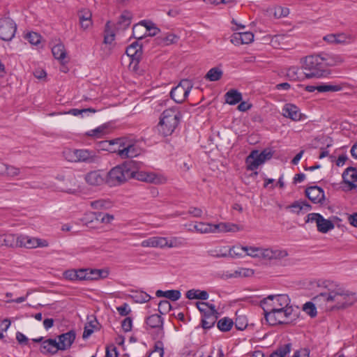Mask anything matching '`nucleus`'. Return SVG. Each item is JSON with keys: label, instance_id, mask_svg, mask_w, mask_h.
Masks as SVG:
<instances>
[{"label": "nucleus", "instance_id": "1", "mask_svg": "<svg viewBox=\"0 0 357 357\" xmlns=\"http://www.w3.org/2000/svg\"><path fill=\"white\" fill-rule=\"evenodd\" d=\"M340 57L324 58L319 55H310L306 56L303 63L306 78H319L327 74V66H333L342 63Z\"/></svg>", "mask_w": 357, "mask_h": 357}, {"label": "nucleus", "instance_id": "2", "mask_svg": "<svg viewBox=\"0 0 357 357\" xmlns=\"http://www.w3.org/2000/svg\"><path fill=\"white\" fill-rule=\"evenodd\" d=\"M181 113L178 107L165 109L160 115L158 124V132L163 136L171 135L179 124Z\"/></svg>", "mask_w": 357, "mask_h": 357}, {"label": "nucleus", "instance_id": "3", "mask_svg": "<svg viewBox=\"0 0 357 357\" xmlns=\"http://www.w3.org/2000/svg\"><path fill=\"white\" fill-rule=\"evenodd\" d=\"M135 165V162L129 161L113 167L107 173L106 182L110 186H116L132 178L133 167Z\"/></svg>", "mask_w": 357, "mask_h": 357}, {"label": "nucleus", "instance_id": "4", "mask_svg": "<svg viewBox=\"0 0 357 357\" xmlns=\"http://www.w3.org/2000/svg\"><path fill=\"white\" fill-rule=\"evenodd\" d=\"M297 314L294 312L293 307L289 304L284 309L271 312L267 315L266 321L271 326L288 324L295 320Z\"/></svg>", "mask_w": 357, "mask_h": 357}, {"label": "nucleus", "instance_id": "5", "mask_svg": "<svg viewBox=\"0 0 357 357\" xmlns=\"http://www.w3.org/2000/svg\"><path fill=\"white\" fill-rule=\"evenodd\" d=\"M357 301L356 294L346 291L340 287L333 288V303H335L333 307L337 309H344L351 306Z\"/></svg>", "mask_w": 357, "mask_h": 357}, {"label": "nucleus", "instance_id": "6", "mask_svg": "<svg viewBox=\"0 0 357 357\" xmlns=\"http://www.w3.org/2000/svg\"><path fill=\"white\" fill-rule=\"evenodd\" d=\"M192 87V84L190 80L183 79L172 89L170 96L176 102L181 103L188 97Z\"/></svg>", "mask_w": 357, "mask_h": 357}, {"label": "nucleus", "instance_id": "7", "mask_svg": "<svg viewBox=\"0 0 357 357\" xmlns=\"http://www.w3.org/2000/svg\"><path fill=\"white\" fill-rule=\"evenodd\" d=\"M271 156V152L266 150L260 153L257 151H252L246 158L248 169L251 171L257 169L259 165L270 159Z\"/></svg>", "mask_w": 357, "mask_h": 357}, {"label": "nucleus", "instance_id": "8", "mask_svg": "<svg viewBox=\"0 0 357 357\" xmlns=\"http://www.w3.org/2000/svg\"><path fill=\"white\" fill-rule=\"evenodd\" d=\"M126 54L130 57V70L137 71L138 64L142 56V46L137 41L132 43L126 49Z\"/></svg>", "mask_w": 357, "mask_h": 357}, {"label": "nucleus", "instance_id": "9", "mask_svg": "<svg viewBox=\"0 0 357 357\" xmlns=\"http://www.w3.org/2000/svg\"><path fill=\"white\" fill-rule=\"evenodd\" d=\"M132 178L137 179L140 181L153 183V184H163L166 183L167 179L165 177L160 174L153 172L137 171L135 167H133Z\"/></svg>", "mask_w": 357, "mask_h": 357}, {"label": "nucleus", "instance_id": "10", "mask_svg": "<svg viewBox=\"0 0 357 357\" xmlns=\"http://www.w3.org/2000/svg\"><path fill=\"white\" fill-rule=\"evenodd\" d=\"M17 25L15 22L9 18L0 19V38L5 41L11 40L15 34Z\"/></svg>", "mask_w": 357, "mask_h": 357}, {"label": "nucleus", "instance_id": "11", "mask_svg": "<svg viewBox=\"0 0 357 357\" xmlns=\"http://www.w3.org/2000/svg\"><path fill=\"white\" fill-rule=\"evenodd\" d=\"M305 222H315L317 230L324 234L327 233L335 227L331 220L325 219L321 214L317 213H309Z\"/></svg>", "mask_w": 357, "mask_h": 357}, {"label": "nucleus", "instance_id": "12", "mask_svg": "<svg viewBox=\"0 0 357 357\" xmlns=\"http://www.w3.org/2000/svg\"><path fill=\"white\" fill-rule=\"evenodd\" d=\"M18 242L20 248H26L28 249H33L36 248H46L49 245L47 240L31 237L26 235H19Z\"/></svg>", "mask_w": 357, "mask_h": 357}, {"label": "nucleus", "instance_id": "13", "mask_svg": "<svg viewBox=\"0 0 357 357\" xmlns=\"http://www.w3.org/2000/svg\"><path fill=\"white\" fill-rule=\"evenodd\" d=\"M327 282H324L323 284L325 290L320 292L312 298L313 302L320 306L324 307L327 303H332L333 298V288L331 285L326 284Z\"/></svg>", "mask_w": 357, "mask_h": 357}, {"label": "nucleus", "instance_id": "14", "mask_svg": "<svg viewBox=\"0 0 357 357\" xmlns=\"http://www.w3.org/2000/svg\"><path fill=\"white\" fill-rule=\"evenodd\" d=\"M141 26L146 28V30L148 32L147 35L149 36H155L160 32V29L155 26L154 23L151 21L142 20L139 24L134 25L132 28L133 36L138 40H141L144 38V36H146V33H145L144 36H137L136 34V32L138 29H141Z\"/></svg>", "mask_w": 357, "mask_h": 357}, {"label": "nucleus", "instance_id": "15", "mask_svg": "<svg viewBox=\"0 0 357 357\" xmlns=\"http://www.w3.org/2000/svg\"><path fill=\"white\" fill-rule=\"evenodd\" d=\"M124 148L119 151V156L122 159L134 158L139 155L141 153V149L138 146L129 140L128 144H124Z\"/></svg>", "mask_w": 357, "mask_h": 357}, {"label": "nucleus", "instance_id": "16", "mask_svg": "<svg viewBox=\"0 0 357 357\" xmlns=\"http://www.w3.org/2000/svg\"><path fill=\"white\" fill-rule=\"evenodd\" d=\"M77 162L93 163L98 160L99 157L95 151L88 149H75Z\"/></svg>", "mask_w": 357, "mask_h": 357}, {"label": "nucleus", "instance_id": "17", "mask_svg": "<svg viewBox=\"0 0 357 357\" xmlns=\"http://www.w3.org/2000/svg\"><path fill=\"white\" fill-rule=\"evenodd\" d=\"M306 197L313 203H321L324 199V190L317 185L310 186L305 190Z\"/></svg>", "mask_w": 357, "mask_h": 357}, {"label": "nucleus", "instance_id": "18", "mask_svg": "<svg viewBox=\"0 0 357 357\" xmlns=\"http://www.w3.org/2000/svg\"><path fill=\"white\" fill-rule=\"evenodd\" d=\"M282 115L286 118L297 121L302 119L303 114L298 107L293 104H285L282 108Z\"/></svg>", "mask_w": 357, "mask_h": 357}, {"label": "nucleus", "instance_id": "19", "mask_svg": "<svg viewBox=\"0 0 357 357\" xmlns=\"http://www.w3.org/2000/svg\"><path fill=\"white\" fill-rule=\"evenodd\" d=\"M254 39V35L250 31L238 32L234 33L231 37V43L234 45L249 44Z\"/></svg>", "mask_w": 357, "mask_h": 357}, {"label": "nucleus", "instance_id": "20", "mask_svg": "<svg viewBox=\"0 0 357 357\" xmlns=\"http://www.w3.org/2000/svg\"><path fill=\"white\" fill-rule=\"evenodd\" d=\"M288 256V252L284 249L268 248L265 250V260H281Z\"/></svg>", "mask_w": 357, "mask_h": 357}, {"label": "nucleus", "instance_id": "21", "mask_svg": "<svg viewBox=\"0 0 357 357\" xmlns=\"http://www.w3.org/2000/svg\"><path fill=\"white\" fill-rule=\"evenodd\" d=\"M215 224L204 222H197L193 225V229L188 228L189 231L199 234H216Z\"/></svg>", "mask_w": 357, "mask_h": 357}, {"label": "nucleus", "instance_id": "22", "mask_svg": "<svg viewBox=\"0 0 357 357\" xmlns=\"http://www.w3.org/2000/svg\"><path fill=\"white\" fill-rule=\"evenodd\" d=\"M273 312L284 309L290 304V298L287 294L272 295Z\"/></svg>", "mask_w": 357, "mask_h": 357}, {"label": "nucleus", "instance_id": "23", "mask_svg": "<svg viewBox=\"0 0 357 357\" xmlns=\"http://www.w3.org/2000/svg\"><path fill=\"white\" fill-rule=\"evenodd\" d=\"M342 178L345 183H347L350 189L357 187L355 184L357 182V169L354 167H348L342 174Z\"/></svg>", "mask_w": 357, "mask_h": 357}, {"label": "nucleus", "instance_id": "24", "mask_svg": "<svg viewBox=\"0 0 357 357\" xmlns=\"http://www.w3.org/2000/svg\"><path fill=\"white\" fill-rule=\"evenodd\" d=\"M144 248H165L167 245V238L165 237L153 236L144 240L141 243Z\"/></svg>", "mask_w": 357, "mask_h": 357}, {"label": "nucleus", "instance_id": "25", "mask_svg": "<svg viewBox=\"0 0 357 357\" xmlns=\"http://www.w3.org/2000/svg\"><path fill=\"white\" fill-rule=\"evenodd\" d=\"M75 339V333L74 331H70L66 333L59 335L58 342L61 350H66L70 347Z\"/></svg>", "mask_w": 357, "mask_h": 357}, {"label": "nucleus", "instance_id": "26", "mask_svg": "<svg viewBox=\"0 0 357 357\" xmlns=\"http://www.w3.org/2000/svg\"><path fill=\"white\" fill-rule=\"evenodd\" d=\"M216 233L237 232L243 230V227L230 222H220L215 224Z\"/></svg>", "mask_w": 357, "mask_h": 357}, {"label": "nucleus", "instance_id": "27", "mask_svg": "<svg viewBox=\"0 0 357 357\" xmlns=\"http://www.w3.org/2000/svg\"><path fill=\"white\" fill-rule=\"evenodd\" d=\"M287 209L290 210L291 213L299 214L304 213L311 210V206L304 201H296L291 205L286 207Z\"/></svg>", "mask_w": 357, "mask_h": 357}, {"label": "nucleus", "instance_id": "28", "mask_svg": "<svg viewBox=\"0 0 357 357\" xmlns=\"http://www.w3.org/2000/svg\"><path fill=\"white\" fill-rule=\"evenodd\" d=\"M86 182L91 185H100L104 182V178L98 170L91 171L85 176Z\"/></svg>", "mask_w": 357, "mask_h": 357}, {"label": "nucleus", "instance_id": "29", "mask_svg": "<svg viewBox=\"0 0 357 357\" xmlns=\"http://www.w3.org/2000/svg\"><path fill=\"white\" fill-rule=\"evenodd\" d=\"M225 102L231 105H234L242 100V94L236 89H230L225 95Z\"/></svg>", "mask_w": 357, "mask_h": 357}, {"label": "nucleus", "instance_id": "30", "mask_svg": "<svg viewBox=\"0 0 357 357\" xmlns=\"http://www.w3.org/2000/svg\"><path fill=\"white\" fill-rule=\"evenodd\" d=\"M52 52L54 58L61 61V63H65V59L66 57V51L64 45L59 43L54 45L52 48Z\"/></svg>", "mask_w": 357, "mask_h": 357}, {"label": "nucleus", "instance_id": "31", "mask_svg": "<svg viewBox=\"0 0 357 357\" xmlns=\"http://www.w3.org/2000/svg\"><path fill=\"white\" fill-rule=\"evenodd\" d=\"M42 348L45 350L46 352L54 354L59 350H61L60 346L56 340L47 339L42 342Z\"/></svg>", "mask_w": 357, "mask_h": 357}, {"label": "nucleus", "instance_id": "32", "mask_svg": "<svg viewBox=\"0 0 357 357\" xmlns=\"http://www.w3.org/2000/svg\"><path fill=\"white\" fill-rule=\"evenodd\" d=\"M185 296L189 300L199 299L205 301L208 298V294L206 291L195 289L188 290Z\"/></svg>", "mask_w": 357, "mask_h": 357}, {"label": "nucleus", "instance_id": "33", "mask_svg": "<svg viewBox=\"0 0 357 357\" xmlns=\"http://www.w3.org/2000/svg\"><path fill=\"white\" fill-rule=\"evenodd\" d=\"M243 250L244 252H246V255L248 256H250L254 258H260L264 259L266 248L244 246Z\"/></svg>", "mask_w": 357, "mask_h": 357}, {"label": "nucleus", "instance_id": "34", "mask_svg": "<svg viewBox=\"0 0 357 357\" xmlns=\"http://www.w3.org/2000/svg\"><path fill=\"white\" fill-rule=\"evenodd\" d=\"M146 323L151 328L162 329L163 319L158 314H155L148 317L146 319Z\"/></svg>", "mask_w": 357, "mask_h": 357}, {"label": "nucleus", "instance_id": "35", "mask_svg": "<svg viewBox=\"0 0 357 357\" xmlns=\"http://www.w3.org/2000/svg\"><path fill=\"white\" fill-rule=\"evenodd\" d=\"M109 126L107 124H103L93 130L89 131L87 135L91 137L100 138L103 135L109 133Z\"/></svg>", "mask_w": 357, "mask_h": 357}, {"label": "nucleus", "instance_id": "36", "mask_svg": "<svg viewBox=\"0 0 357 357\" xmlns=\"http://www.w3.org/2000/svg\"><path fill=\"white\" fill-rule=\"evenodd\" d=\"M222 75L223 72L220 68L214 67L208 71L205 75V78L211 82H215L220 79Z\"/></svg>", "mask_w": 357, "mask_h": 357}, {"label": "nucleus", "instance_id": "37", "mask_svg": "<svg viewBox=\"0 0 357 357\" xmlns=\"http://www.w3.org/2000/svg\"><path fill=\"white\" fill-rule=\"evenodd\" d=\"M291 344L287 343L279 347L269 357H285L291 350Z\"/></svg>", "mask_w": 357, "mask_h": 357}, {"label": "nucleus", "instance_id": "38", "mask_svg": "<svg viewBox=\"0 0 357 357\" xmlns=\"http://www.w3.org/2000/svg\"><path fill=\"white\" fill-rule=\"evenodd\" d=\"M217 313H211L204 315L202 319V326L205 329H209L213 327L215 323Z\"/></svg>", "mask_w": 357, "mask_h": 357}, {"label": "nucleus", "instance_id": "39", "mask_svg": "<svg viewBox=\"0 0 357 357\" xmlns=\"http://www.w3.org/2000/svg\"><path fill=\"white\" fill-rule=\"evenodd\" d=\"M272 295H269L266 298L260 301V306L263 309L265 320L268 314L273 312L272 307Z\"/></svg>", "mask_w": 357, "mask_h": 357}, {"label": "nucleus", "instance_id": "40", "mask_svg": "<svg viewBox=\"0 0 357 357\" xmlns=\"http://www.w3.org/2000/svg\"><path fill=\"white\" fill-rule=\"evenodd\" d=\"M131 23V15L128 12H124L118 22V29H126Z\"/></svg>", "mask_w": 357, "mask_h": 357}, {"label": "nucleus", "instance_id": "41", "mask_svg": "<svg viewBox=\"0 0 357 357\" xmlns=\"http://www.w3.org/2000/svg\"><path fill=\"white\" fill-rule=\"evenodd\" d=\"M3 241L6 247H20L18 236L13 234H3Z\"/></svg>", "mask_w": 357, "mask_h": 357}, {"label": "nucleus", "instance_id": "42", "mask_svg": "<svg viewBox=\"0 0 357 357\" xmlns=\"http://www.w3.org/2000/svg\"><path fill=\"white\" fill-rule=\"evenodd\" d=\"M197 307L201 312L204 313V315L210 314V312L217 313L215 307L213 304H209L204 302H198L197 303Z\"/></svg>", "mask_w": 357, "mask_h": 357}, {"label": "nucleus", "instance_id": "43", "mask_svg": "<svg viewBox=\"0 0 357 357\" xmlns=\"http://www.w3.org/2000/svg\"><path fill=\"white\" fill-rule=\"evenodd\" d=\"M129 139L122 137L117 138L110 142V144L115 146V147L112 148L111 151L112 153H116L119 155V151L123 149L124 148V145L123 144H128Z\"/></svg>", "mask_w": 357, "mask_h": 357}, {"label": "nucleus", "instance_id": "44", "mask_svg": "<svg viewBox=\"0 0 357 357\" xmlns=\"http://www.w3.org/2000/svg\"><path fill=\"white\" fill-rule=\"evenodd\" d=\"M342 89V86L340 84H322L318 85V91L320 93L324 92H335L340 91Z\"/></svg>", "mask_w": 357, "mask_h": 357}, {"label": "nucleus", "instance_id": "45", "mask_svg": "<svg viewBox=\"0 0 357 357\" xmlns=\"http://www.w3.org/2000/svg\"><path fill=\"white\" fill-rule=\"evenodd\" d=\"M234 325V321L232 319L228 318V317H224L222 319H220L217 324L218 328L221 331H229L232 326Z\"/></svg>", "mask_w": 357, "mask_h": 357}, {"label": "nucleus", "instance_id": "46", "mask_svg": "<svg viewBox=\"0 0 357 357\" xmlns=\"http://www.w3.org/2000/svg\"><path fill=\"white\" fill-rule=\"evenodd\" d=\"M226 247H218L214 249H211L208 251L210 256L217 258L227 257L228 252Z\"/></svg>", "mask_w": 357, "mask_h": 357}, {"label": "nucleus", "instance_id": "47", "mask_svg": "<svg viewBox=\"0 0 357 357\" xmlns=\"http://www.w3.org/2000/svg\"><path fill=\"white\" fill-rule=\"evenodd\" d=\"M254 275V271L251 268H241L230 275V278L251 277Z\"/></svg>", "mask_w": 357, "mask_h": 357}, {"label": "nucleus", "instance_id": "48", "mask_svg": "<svg viewBox=\"0 0 357 357\" xmlns=\"http://www.w3.org/2000/svg\"><path fill=\"white\" fill-rule=\"evenodd\" d=\"M109 22H107L105 25V36H104V43L105 44H112V42L115 39V34L110 29Z\"/></svg>", "mask_w": 357, "mask_h": 357}, {"label": "nucleus", "instance_id": "49", "mask_svg": "<svg viewBox=\"0 0 357 357\" xmlns=\"http://www.w3.org/2000/svg\"><path fill=\"white\" fill-rule=\"evenodd\" d=\"M164 349L162 342H157L155 344L154 349L150 353L148 357H163Z\"/></svg>", "mask_w": 357, "mask_h": 357}, {"label": "nucleus", "instance_id": "50", "mask_svg": "<svg viewBox=\"0 0 357 357\" xmlns=\"http://www.w3.org/2000/svg\"><path fill=\"white\" fill-rule=\"evenodd\" d=\"M95 220L98 221V213L96 212L86 213L84 217L82 218V221L86 226H89V225L93 222Z\"/></svg>", "mask_w": 357, "mask_h": 357}, {"label": "nucleus", "instance_id": "51", "mask_svg": "<svg viewBox=\"0 0 357 357\" xmlns=\"http://www.w3.org/2000/svg\"><path fill=\"white\" fill-rule=\"evenodd\" d=\"M103 271L99 269H89L87 268L86 280H96L102 278V275Z\"/></svg>", "mask_w": 357, "mask_h": 357}, {"label": "nucleus", "instance_id": "52", "mask_svg": "<svg viewBox=\"0 0 357 357\" xmlns=\"http://www.w3.org/2000/svg\"><path fill=\"white\" fill-rule=\"evenodd\" d=\"M5 168L4 175L7 176L15 177L20 175V169L19 167L6 164Z\"/></svg>", "mask_w": 357, "mask_h": 357}, {"label": "nucleus", "instance_id": "53", "mask_svg": "<svg viewBox=\"0 0 357 357\" xmlns=\"http://www.w3.org/2000/svg\"><path fill=\"white\" fill-rule=\"evenodd\" d=\"M300 70L296 67H291L287 72V76L290 80L297 81L301 79Z\"/></svg>", "mask_w": 357, "mask_h": 357}, {"label": "nucleus", "instance_id": "54", "mask_svg": "<svg viewBox=\"0 0 357 357\" xmlns=\"http://www.w3.org/2000/svg\"><path fill=\"white\" fill-rule=\"evenodd\" d=\"M314 305H316L314 303L307 302L304 304L303 307V310L311 317H314L317 315V310Z\"/></svg>", "mask_w": 357, "mask_h": 357}, {"label": "nucleus", "instance_id": "55", "mask_svg": "<svg viewBox=\"0 0 357 357\" xmlns=\"http://www.w3.org/2000/svg\"><path fill=\"white\" fill-rule=\"evenodd\" d=\"M171 309L172 305L167 300L161 301L158 304V311L160 314H166L169 312Z\"/></svg>", "mask_w": 357, "mask_h": 357}, {"label": "nucleus", "instance_id": "56", "mask_svg": "<svg viewBox=\"0 0 357 357\" xmlns=\"http://www.w3.org/2000/svg\"><path fill=\"white\" fill-rule=\"evenodd\" d=\"M243 247L244 246H234L229 248V250L227 251L228 257H231L232 258L236 257H241L242 252H244Z\"/></svg>", "mask_w": 357, "mask_h": 357}, {"label": "nucleus", "instance_id": "57", "mask_svg": "<svg viewBox=\"0 0 357 357\" xmlns=\"http://www.w3.org/2000/svg\"><path fill=\"white\" fill-rule=\"evenodd\" d=\"M181 296V294L178 290H167L165 298H168L172 301L178 300Z\"/></svg>", "mask_w": 357, "mask_h": 357}, {"label": "nucleus", "instance_id": "58", "mask_svg": "<svg viewBox=\"0 0 357 357\" xmlns=\"http://www.w3.org/2000/svg\"><path fill=\"white\" fill-rule=\"evenodd\" d=\"M86 112L95 113V112H96V110L93 108H86V109H71L68 112H66V114H72L73 116H78L79 114H82L83 113H86Z\"/></svg>", "mask_w": 357, "mask_h": 357}, {"label": "nucleus", "instance_id": "59", "mask_svg": "<svg viewBox=\"0 0 357 357\" xmlns=\"http://www.w3.org/2000/svg\"><path fill=\"white\" fill-rule=\"evenodd\" d=\"M65 158L67 160L72 162H77V157L75 153V149H68L63 152Z\"/></svg>", "mask_w": 357, "mask_h": 357}, {"label": "nucleus", "instance_id": "60", "mask_svg": "<svg viewBox=\"0 0 357 357\" xmlns=\"http://www.w3.org/2000/svg\"><path fill=\"white\" fill-rule=\"evenodd\" d=\"M273 14L276 18H281L282 17H286L289 14V9L287 8H283L281 6H278V7L275 8Z\"/></svg>", "mask_w": 357, "mask_h": 357}, {"label": "nucleus", "instance_id": "61", "mask_svg": "<svg viewBox=\"0 0 357 357\" xmlns=\"http://www.w3.org/2000/svg\"><path fill=\"white\" fill-rule=\"evenodd\" d=\"M26 38L31 44L37 45L40 41V36L36 32H31L26 34Z\"/></svg>", "mask_w": 357, "mask_h": 357}, {"label": "nucleus", "instance_id": "62", "mask_svg": "<svg viewBox=\"0 0 357 357\" xmlns=\"http://www.w3.org/2000/svg\"><path fill=\"white\" fill-rule=\"evenodd\" d=\"M234 324L236 328L239 331L244 330L248 326V323L243 317H237L235 320Z\"/></svg>", "mask_w": 357, "mask_h": 357}, {"label": "nucleus", "instance_id": "63", "mask_svg": "<svg viewBox=\"0 0 357 357\" xmlns=\"http://www.w3.org/2000/svg\"><path fill=\"white\" fill-rule=\"evenodd\" d=\"M98 221L102 223L108 224L114 220V216L109 213H98Z\"/></svg>", "mask_w": 357, "mask_h": 357}, {"label": "nucleus", "instance_id": "64", "mask_svg": "<svg viewBox=\"0 0 357 357\" xmlns=\"http://www.w3.org/2000/svg\"><path fill=\"white\" fill-rule=\"evenodd\" d=\"M116 310L121 316H127L131 312L128 303H124L122 305L116 307Z\"/></svg>", "mask_w": 357, "mask_h": 357}]
</instances>
